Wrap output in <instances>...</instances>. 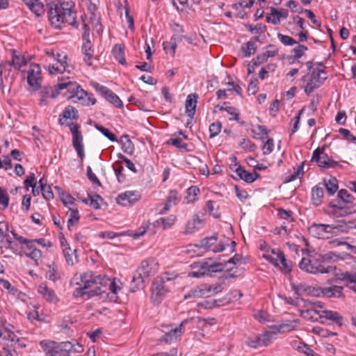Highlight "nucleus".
Instances as JSON below:
<instances>
[{"label":"nucleus","instance_id":"f257e3e1","mask_svg":"<svg viewBox=\"0 0 356 356\" xmlns=\"http://www.w3.org/2000/svg\"><path fill=\"white\" fill-rule=\"evenodd\" d=\"M70 285L73 289L72 296L84 300L106 293L102 288L108 287L110 299L116 301L118 293L123 288L120 280L111 279L106 275L95 276L91 272L75 274L70 280Z\"/></svg>","mask_w":356,"mask_h":356},{"label":"nucleus","instance_id":"f03ea898","mask_svg":"<svg viewBox=\"0 0 356 356\" xmlns=\"http://www.w3.org/2000/svg\"><path fill=\"white\" fill-rule=\"evenodd\" d=\"M79 118L78 111L72 106H67L59 116V122L62 125L69 127L72 135V145L81 161L85 158L83 136L79 131L80 127L74 123Z\"/></svg>","mask_w":356,"mask_h":356},{"label":"nucleus","instance_id":"7ed1b4c3","mask_svg":"<svg viewBox=\"0 0 356 356\" xmlns=\"http://www.w3.org/2000/svg\"><path fill=\"white\" fill-rule=\"evenodd\" d=\"M58 83L56 90H66L63 94L67 99H72L74 103H79L84 106H90L96 104V99L92 95L82 89L76 82L70 81L69 77H58Z\"/></svg>","mask_w":356,"mask_h":356},{"label":"nucleus","instance_id":"20e7f679","mask_svg":"<svg viewBox=\"0 0 356 356\" xmlns=\"http://www.w3.org/2000/svg\"><path fill=\"white\" fill-rule=\"evenodd\" d=\"M72 2H62L59 5L51 6L49 10V21L55 29H60L65 23L70 25L76 24V14L72 10Z\"/></svg>","mask_w":356,"mask_h":356},{"label":"nucleus","instance_id":"39448f33","mask_svg":"<svg viewBox=\"0 0 356 356\" xmlns=\"http://www.w3.org/2000/svg\"><path fill=\"white\" fill-rule=\"evenodd\" d=\"M16 333L20 334V332L15 330V327L6 320L0 318V342L1 343L14 349L26 347L24 340L19 337Z\"/></svg>","mask_w":356,"mask_h":356},{"label":"nucleus","instance_id":"423d86ee","mask_svg":"<svg viewBox=\"0 0 356 356\" xmlns=\"http://www.w3.org/2000/svg\"><path fill=\"white\" fill-rule=\"evenodd\" d=\"M45 52L50 60L54 62L47 67V70L51 75L62 74L65 72L69 74L72 72L73 67L68 63L65 54L53 49H47Z\"/></svg>","mask_w":356,"mask_h":356},{"label":"nucleus","instance_id":"0eeeda50","mask_svg":"<svg viewBox=\"0 0 356 356\" xmlns=\"http://www.w3.org/2000/svg\"><path fill=\"white\" fill-rule=\"evenodd\" d=\"M225 265L222 263H216L211 259L195 262L191 265V270L188 276L199 278L204 275H211L212 273L224 270Z\"/></svg>","mask_w":356,"mask_h":356},{"label":"nucleus","instance_id":"6e6552de","mask_svg":"<svg viewBox=\"0 0 356 356\" xmlns=\"http://www.w3.org/2000/svg\"><path fill=\"white\" fill-rule=\"evenodd\" d=\"M158 269L159 264L155 259L149 258L143 261L133 276L132 282L136 284L137 289H139L145 282V279L154 275Z\"/></svg>","mask_w":356,"mask_h":356},{"label":"nucleus","instance_id":"1a4fd4ad","mask_svg":"<svg viewBox=\"0 0 356 356\" xmlns=\"http://www.w3.org/2000/svg\"><path fill=\"white\" fill-rule=\"evenodd\" d=\"M261 250L263 251L262 257L266 261H268L275 266H279L284 273L291 272V266L286 259L284 253L280 249H273L267 245H264L261 247Z\"/></svg>","mask_w":356,"mask_h":356},{"label":"nucleus","instance_id":"9d476101","mask_svg":"<svg viewBox=\"0 0 356 356\" xmlns=\"http://www.w3.org/2000/svg\"><path fill=\"white\" fill-rule=\"evenodd\" d=\"M326 79V72L323 70V65L318 63L317 67L314 68L310 74L304 77V81L306 82L304 86L305 92L309 95L320 87Z\"/></svg>","mask_w":356,"mask_h":356},{"label":"nucleus","instance_id":"9b49d317","mask_svg":"<svg viewBox=\"0 0 356 356\" xmlns=\"http://www.w3.org/2000/svg\"><path fill=\"white\" fill-rule=\"evenodd\" d=\"M323 259V257L320 254L313 257L312 259L302 258L299 266L302 270L312 274L330 273L332 267L330 266H325Z\"/></svg>","mask_w":356,"mask_h":356},{"label":"nucleus","instance_id":"f8f14e48","mask_svg":"<svg viewBox=\"0 0 356 356\" xmlns=\"http://www.w3.org/2000/svg\"><path fill=\"white\" fill-rule=\"evenodd\" d=\"M40 345L46 356H69L70 342L57 343L54 341L43 340Z\"/></svg>","mask_w":356,"mask_h":356},{"label":"nucleus","instance_id":"ddd939ff","mask_svg":"<svg viewBox=\"0 0 356 356\" xmlns=\"http://www.w3.org/2000/svg\"><path fill=\"white\" fill-rule=\"evenodd\" d=\"M174 278L172 275L167 273L160 277H157L152 286V300L154 304H159L163 297L168 292V287L165 284Z\"/></svg>","mask_w":356,"mask_h":356},{"label":"nucleus","instance_id":"4468645a","mask_svg":"<svg viewBox=\"0 0 356 356\" xmlns=\"http://www.w3.org/2000/svg\"><path fill=\"white\" fill-rule=\"evenodd\" d=\"M226 285L224 282H216L212 284H204L193 288L185 298L188 297L202 298L216 295L222 291Z\"/></svg>","mask_w":356,"mask_h":356},{"label":"nucleus","instance_id":"2eb2a0df","mask_svg":"<svg viewBox=\"0 0 356 356\" xmlns=\"http://www.w3.org/2000/svg\"><path fill=\"white\" fill-rule=\"evenodd\" d=\"M304 305L307 307L305 309H300V315L303 318L308 321H317L318 317V311L323 308V305L320 302H312L309 300H305Z\"/></svg>","mask_w":356,"mask_h":356},{"label":"nucleus","instance_id":"dca6fc26","mask_svg":"<svg viewBox=\"0 0 356 356\" xmlns=\"http://www.w3.org/2000/svg\"><path fill=\"white\" fill-rule=\"evenodd\" d=\"M7 224L3 221H0V248L8 247L13 253L16 254H22L18 252V246L15 243L10 235Z\"/></svg>","mask_w":356,"mask_h":356},{"label":"nucleus","instance_id":"f3484780","mask_svg":"<svg viewBox=\"0 0 356 356\" xmlns=\"http://www.w3.org/2000/svg\"><path fill=\"white\" fill-rule=\"evenodd\" d=\"M293 291L298 295L302 296H322L323 288L318 286H309L306 284L298 285L292 284Z\"/></svg>","mask_w":356,"mask_h":356},{"label":"nucleus","instance_id":"a211bd4d","mask_svg":"<svg viewBox=\"0 0 356 356\" xmlns=\"http://www.w3.org/2000/svg\"><path fill=\"white\" fill-rule=\"evenodd\" d=\"M18 252H21L20 256L25 255L33 260L36 266L40 264L42 257V252L35 247L33 241H30L27 246H23L21 250L18 248Z\"/></svg>","mask_w":356,"mask_h":356},{"label":"nucleus","instance_id":"6ab92c4d","mask_svg":"<svg viewBox=\"0 0 356 356\" xmlns=\"http://www.w3.org/2000/svg\"><path fill=\"white\" fill-rule=\"evenodd\" d=\"M191 320H184L179 326L173 327L171 325L165 326L163 332L165 333L163 339L166 343H171L175 341L182 334V328L187 323H190Z\"/></svg>","mask_w":356,"mask_h":356},{"label":"nucleus","instance_id":"aec40b11","mask_svg":"<svg viewBox=\"0 0 356 356\" xmlns=\"http://www.w3.org/2000/svg\"><path fill=\"white\" fill-rule=\"evenodd\" d=\"M27 82L34 90H38L41 84V69L38 64H31L27 72Z\"/></svg>","mask_w":356,"mask_h":356},{"label":"nucleus","instance_id":"412c9836","mask_svg":"<svg viewBox=\"0 0 356 356\" xmlns=\"http://www.w3.org/2000/svg\"><path fill=\"white\" fill-rule=\"evenodd\" d=\"M197 247L213 252H220L225 249L224 244L218 242L216 236L204 238L197 245Z\"/></svg>","mask_w":356,"mask_h":356},{"label":"nucleus","instance_id":"4be33fe9","mask_svg":"<svg viewBox=\"0 0 356 356\" xmlns=\"http://www.w3.org/2000/svg\"><path fill=\"white\" fill-rule=\"evenodd\" d=\"M141 195L139 192L136 191H127L118 195L116 202L121 206L127 207L135 204L139 201Z\"/></svg>","mask_w":356,"mask_h":356},{"label":"nucleus","instance_id":"5701e85b","mask_svg":"<svg viewBox=\"0 0 356 356\" xmlns=\"http://www.w3.org/2000/svg\"><path fill=\"white\" fill-rule=\"evenodd\" d=\"M339 230L337 226L325 224H314L310 227V232L318 238H328V234H337Z\"/></svg>","mask_w":356,"mask_h":356},{"label":"nucleus","instance_id":"b1692460","mask_svg":"<svg viewBox=\"0 0 356 356\" xmlns=\"http://www.w3.org/2000/svg\"><path fill=\"white\" fill-rule=\"evenodd\" d=\"M318 313V318L321 319L322 323L330 321L338 325L343 324V316L337 312L324 309L323 307L319 309Z\"/></svg>","mask_w":356,"mask_h":356},{"label":"nucleus","instance_id":"393cba45","mask_svg":"<svg viewBox=\"0 0 356 356\" xmlns=\"http://www.w3.org/2000/svg\"><path fill=\"white\" fill-rule=\"evenodd\" d=\"M37 292L43 300L49 303L56 304L59 300L54 291L49 288L46 283H40L37 286Z\"/></svg>","mask_w":356,"mask_h":356},{"label":"nucleus","instance_id":"a878e982","mask_svg":"<svg viewBox=\"0 0 356 356\" xmlns=\"http://www.w3.org/2000/svg\"><path fill=\"white\" fill-rule=\"evenodd\" d=\"M288 15L287 10L271 7L270 13L266 15V22L273 25H278L280 24L282 19L287 18Z\"/></svg>","mask_w":356,"mask_h":356},{"label":"nucleus","instance_id":"bb28decb","mask_svg":"<svg viewBox=\"0 0 356 356\" xmlns=\"http://www.w3.org/2000/svg\"><path fill=\"white\" fill-rule=\"evenodd\" d=\"M180 200V195L177 191H170L166 201L164 204V207L161 210L160 213L164 214L169 211L172 207L176 206Z\"/></svg>","mask_w":356,"mask_h":356},{"label":"nucleus","instance_id":"cd10ccee","mask_svg":"<svg viewBox=\"0 0 356 356\" xmlns=\"http://www.w3.org/2000/svg\"><path fill=\"white\" fill-rule=\"evenodd\" d=\"M0 285L6 289L8 293L16 300L24 301L26 298V294L20 291L19 289L12 286L9 281L3 279H0Z\"/></svg>","mask_w":356,"mask_h":356},{"label":"nucleus","instance_id":"c85d7f7f","mask_svg":"<svg viewBox=\"0 0 356 356\" xmlns=\"http://www.w3.org/2000/svg\"><path fill=\"white\" fill-rule=\"evenodd\" d=\"M278 216L280 219L284 220V221L282 223V227L277 230V234L280 235H286L287 234V227L286 224L291 222L293 221V218L291 216V212L290 211H286L283 209H280L277 211Z\"/></svg>","mask_w":356,"mask_h":356},{"label":"nucleus","instance_id":"c756f323","mask_svg":"<svg viewBox=\"0 0 356 356\" xmlns=\"http://www.w3.org/2000/svg\"><path fill=\"white\" fill-rule=\"evenodd\" d=\"M298 325V321L296 320L285 321L281 323L273 325V329L278 334L289 332L293 330Z\"/></svg>","mask_w":356,"mask_h":356},{"label":"nucleus","instance_id":"7c9ffc66","mask_svg":"<svg viewBox=\"0 0 356 356\" xmlns=\"http://www.w3.org/2000/svg\"><path fill=\"white\" fill-rule=\"evenodd\" d=\"M203 220L198 215H194L186 226V233L193 234L198 231L203 226Z\"/></svg>","mask_w":356,"mask_h":356},{"label":"nucleus","instance_id":"2f4dec72","mask_svg":"<svg viewBox=\"0 0 356 356\" xmlns=\"http://www.w3.org/2000/svg\"><path fill=\"white\" fill-rule=\"evenodd\" d=\"M197 95L195 94H190L187 96L186 101V113L188 116L193 118L195 113L197 106Z\"/></svg>","mask_w":356,"mask_h":356},{"label":"nucleus","instance_id":"473e14b6","mask_svg":"<svg viewBox=\"0 0 356 356\" xmlns=\"http://www.w3.org/2000/svg\"><path fill=\"white\" fill-rule=\"evenodd\" d=\"M277 335L276 331L273 329V326H270L268 330H266L263 334H259L260 342L262 346H266L271 343Z\"/></svg>","mask_w":356,"mask_h":356},{"label":"nucleus","instance_id":"72a5a7b5","mask_svg":"<svg viewBox=\"0 0 356 356\" xmlns=\"http://www.w3.org/2000/svg\"><path fill=\"white\" fill-rule=\"evenodd\" d=\"M56 86H57V85H56L54 88H45V89L42 90L40 92V95L41 97L40 102V105L41 106H45L47 104V99L50 96L52 98H56L59 95L60 91L61 90H56Z\"/></svg>","mask_w":356,"mask_h":356},{"label":"nucleus","instance_id":"f704fd0d","mask_svg":"<svg viewBox=\"0 0 356 356\" xmlns=\"http://www.w3.org/2000/svg\"><path fill=\"white\" fill-rule=\"evenodd\" d=\"M112 53L115 59L122 65H127V61L124 56V47L123 44H115L112 49Z\"/></svg>","mask_w":356,"mask_h":356},{"label":"nucleus","instance_id":"c9c22d12","mask_svg":"<svg viewBox=\"0 0 356 356\" xmlns=\"http://www.w3.org/2000/svg\"><path fill=\"white\" fill-rule=\"evenodd\" d=\"M322 291V297L339 298L342 296L343 287L334 285L330 287L323 288Z\"/></svg>","mask_w":356,"mask_h":356},{"label":"nucleus","instance_id":"e433bc0d","mask_svg":"<svg viewBox=\"0 0 356 356\" xmlns=\"http://www.w3.org/2000/svg\"><path fill=\"white\" fill-rule=\"evenodd\" d=\"M324 195L323 187L321 185H316L312 189V201L316 206L321 204Z\"/></svg>","mask_w":356,"mask_h":356},{"label":"nucleus","instance_id":"4c0bfd02","mask_svg":"<svg viewBox=\"0 0 356 356\" xmlns=\"http://www.w3.org/2000/svg\"><path fill=\"white\" fill-rule=\"evenodd\" d=\"M82 52L83 54V60L88 65H92V58L94 50L90 41L84 42L82 46Z\"/></svg>","mask_w":356,"mask_h":356},{"label":"nucleus","instance_id":"58836bf2","mask_svg":"<svg viewBox=\"0 0 356 356\" xmlns=\"http://www.w3.org/2000/svg\"><path fill=\"white\" fill-rule=\"evenodd\" d=\"M26 4L36 16L44 13V6L39 0H26Z\"/></svg>","mask_w":356,"mask_h":356},{"label":"nucleus","instance_id":"ea45409f","mask_svg":"<svg viewBox=\"0 0 356 356\" xmlns=\"http://www.w3.org/2000/svg\"><path fill=\"white\" fill-rule=\"evenodd\" d=\"M118 142L124 153L132 154L134 152V145L127 135L122 136Z\"/></svg>","mask_w":356,"mask_h":356},{"label":"nucleus","instance_id":"a19ab883","mask_svg":"<svg viewBox=\"0 0 356 356\" xmlns=\"http://www.w3.org/2000/svg\"><path fill=\"white\" fill-rule=\"evenodd\" d=\"M29 59L18 54L16 51H13L12 56V65L15 68L19 70L21 67L25 66L29 63Z\"/></svg>","mask_w":356,"mask_h":356},{"label":"nucleus","instance_id":"79ce46f5","mask_svg":"<svg viewBox=\"0 0 356 356\" xmlns=\"http://www.w3.org/2000/svg\"><path fill=\"white\" fill-rule=\"evenodd\" d=\"M200 188L197 186H191L187 189V195L184 198V203L191 204L197 200L200 194Z\"/></svg>","mask_w":356,"mask_h":356},{"label":"nucleus","instance_id":"37998d69","mask_svg":"<svg viewBox=\"0 0 356 356\" xmlns=\"http://www.w3.org/2000/svg\"><path fill=\"white\" fill-rule=\"evenodd\" d=\"M46 277L53 282H56L60 278L57 266L54 262H51L47 265V270L46 272Z\"/></svg>","mask_w":356,"mask_h":356},{"label":"nucleus","instance_id":"c03bdc74","mask_svg":"<svg viewBox=\"0 0 356 356\" xmlns=\"http://www.w3.org/2000/svg\"><path fill=\"white\" fill-rule=\"evenodd\" d=\"M177 221V216L175 215H170L165 218H160L156 220L155 223L158 226H161L163 229H166L172 227Z\"/></svg>","mask_w":356,"mask_h":356},{"label":"nucleus","instance_id":"a18cd8bd","mask_svg":"<svg viewBox=\"0 0 356 356\" xmlns=\"http://www.w3.org/2000/svg\"><path fill=\"white\" fill-rule=\"evenodd\" d=\"M251 133L254 139L264 140L268 135V131L266 127L262 125H256L252 127Z\"/></svg>","mask_w":356,"mask_h":356},{"label":"nucleus","instance_id":"49530a36","mask_svg":"<svg viewBox=\"0 0 356 356\" xmlns=\"http://www.w3.org/2000/svg\"><path fill=\"white\" fill-rule=\"evenodd\" d=\"M238 177L240 179H242L247 183H252L258 178L259 175L256 172H249L244 168H242V170H239Z\"/></svg>","mask_w":356,"mask_h":356},{"label":"nucleus","instance_id":"de8ad7c7","mask_svg":"<svg viewBox=\"0 0 356 356\" xmlns=\"http://www.w3.org/2000/svg\"><path fill=\"white\" fill-rule=\"evenodd\" d=\"M63 254L66 262L70 266H73L77 261V257L75 254L76 250H72L70 248H64Z\"/></svg>","mask_w":356,"mask_h":356},{"label":"nucleus","instance_id":"09e8293b","mask_svg":"<svg viewBox=\"0 0 356 356\" xmlns=\"http://www.w3.org/2000/svg\"><path fill=\"white\" fill-rule=\"evenodd\" d=\"M99 200H102L100 195L95 194V195H89L88 199H85L83 200V202L86 204L90 205L91 207H92L95 209H100V205L99 203Z\"/></svg>","mask_w":356,"mask_h":356},{"label":"nucleus","instance_id":"8fccbe9b","mask_svg":"<svg viewBox=\"0 0 356 356\" xmlns=\"http://www.w3.org/2000/svg\"><path fill=\"white\" fill-rule=\"evenodd\" d=\"M308 48L306 46L298 44V45L291 50L293 59L294 60H298V59L305 54Z\"/></svg>","mask_w":356,"mask_h":356},{"label":"nucleus","instance_id":"3c124183","mask_svg":"<svg viewBox=\"0 0 356 356\" xmlns=\"http://www.w3.org/2000/svg\"><path fill=\"white\" fill-rule=\"evenodd\" d=\"M27 317L28 318L33 321H45V316L40 314L38 311V307L34 305L33 309L32 311H30L27 313Z\"/></svg>","mask_w":356,"mask_h":356},{"label":"nucleus","instance_id":"603ef678","mask_svg":"<svg viewBox=\"0 0 356 356\" xmlns=\"http://www.w3.org/2000/svg\"><path fill=\"white\" fill-rule=\"evenodd\" d=\"M338 164L337 161L330 159L326 154H323L318 165L321 168H329L336 166Z\"/></svg>","mask_w":356,"mask_h":356},{"label":"nucleus","instance_id":"864d4df0","mask_svg":"<svg viewBox=\"0 0 356 356\" xmlns=\"http://www.w3.org/2000/svg\"><path fill=\"white\" fill-rule=\"evenodd\" d=\"M95 128L106 138L112 142H117V137L115 135L111 132L108 129L104 127L102 125L96 124Z\"/></svg>","mask_w":356,"mask_h":356},{"label":"nucleus","instance_id":"5fc2aeb1","mask_svg":"<svg viewBox=\"0 0 356 356\" xmlns=\"http://www.w3.org/2000/svg\"><path fill=\"white\" fill-rule=\"evenodd\" d=\"M325 187L330 195H334L338 189L337 180L334 177H331L325 182Z\"/></svg>","mask_w":356,"mask_h":356},{"label":"nucleus","instance_id":"6e6d98bb","mask_svg":"<svg viewBox=\"0 0 356 356\" xmlns=\"http://www.w3.org/2000/svg\"><path fill=\"white\" fill-rule=\"evenodd\" d=\"M277 38L282 44L285 46H293L298 44V42L294 40L292 37L284 35L282 33H277Z\"/></svg>","mask_w":356,"mask_h":356},{"label":"nucleus","instance_id":"4d7b16f0","mask_svg":"<svg viewBox=\"0 0 356 356\" xmlns=\"http://www.w3.org/2000/svg\"><path fill=\"white\" fill-rule=\"evenodd\" d=\"M105 99L118 108L122 106V102L119 97L111 90L106 96Z\"/></svg>","mask_w":356,"mask_h":356},{"label":"nucleus","instance_id":"13d9d810","mask_svg":"<svg viewBox=\"0 0 356 356\" xmlns=\"http://www.w3.org/2000/svg\"><path fill=\"white\" fill-rule=\"evenodd\" d=\"M241 50L244 57H249L254 54L256 50L255 44L252 42H248L242 47Z\"/></svg>","mask_w":356,"mask_h":356},{"label":"nucleus","instance_id":"bf43d9fd","mask_svg":"<svg viewBox=\"0 0 356 356\" xmlns=\"http://www.w3.org/2000/svg\"><path fill=\"white\" fill-rule=\"evenodd\" d=\"M188 319L191 320L190 322L194 321L203 327H206L207 325H212L216 323L215 318H202L200 317H195Z\"/></svg>","mask_w":356,"mask_h":356},{"label":"nucleus","instance_id":"052dcab7","mask_svg":"<svg viewBox=\"0 0 356 356\" xmlns=\"http://www.w3.org/2000/svg\"><path fill=\"white\" fill-rule=\"evenodd\" d=\"M71 211L69 219L67 220V226L70 228V226L74 225L76 222L79 220V214L77 209L70 208Z\"/></svg>","mask_w":356,"mask_h":356},{"label":"nucleus","instance_id":"680f3d73","mask_svg":"<svg viewBox=\"0 0 356 356\" xmlns=\"http://www.w3.org/2000/svg\"><path fill=\"white\" fill-rule=\"evenodd\" d=\"M9 202L10 199L7 192L0 187V205L3 210L8 207Z\"/></svg>","mask_w":356,"mask_h":356},{"label":"nucleus","instance_id":"e2e57ef3","mask_svg":"<svg viewBox=\"0 0 356 356\" xmlns=\"http://www.w3.org/2000/svg\"><path fill=\"white\" fill-rule=\"evenodd\" d=\"M246 344L252 348H257L258 347L262 346L261 343L260 342V336L258 335H254L250 337H249L246 340Z\"/></svg>","mask_w":356,"mask_h":356},{"label":"nucleus","instance_id":"0e129e2a","mask_svg":"<svg viewBox=\"0 0 356 356\" xmlns=\"http://www.w3.org/2000/svg\"><path fill=\"white\" fill-rule=\"evenodd\" d=\"M263 154L264 155L270 154L274 149V142L272 138H268L263 145L262 147Z\"/></svg>","mask_w":356,"mask_h":356},{"label":"nucleus","instance_id":"69168bd1","mask_svg":"<svg viewBox=\"0 0 356 356\" xmlns=\"http://www.w3.org/2000/svg\"><path fill=\"white\" fill-rule=\"evenodd\" d=\"M221 128L220 122H216L212 123L209 127L210 137L216 136L220 132Z\"/></svg>","mask_w":356,"mask_h":356},{"label":"nucleus","instance_id":"338daca9","mask_svg":"<svg viewBox=\"0 0 356 356\" xmlns=\"http://www.w3.org/2000/svg\"><path fill=\"white\" fill-rule=\"evenodd\" d=\"M163 49L166 51L170 50V53L173 56L175 54V50L177 48V44L175 40L171 39L169 42H164L163 43Z\"/></svg>","mask_w":356,"mask_h":356},{"label":"nucleus","instance_id":"774afa93","mask_svg":"<svg viewBox=\"0 0 356 356\" xmlns=\"http://www.w3.org/2000/svg\"><path fill=\"white\" fill-rule=\"evenodd\" d=\"M0 356H17V353L14 348L5 346L3 350L0 351Z\"/></svg>","mask_w":356,"mask_h":356}]
</instances>
